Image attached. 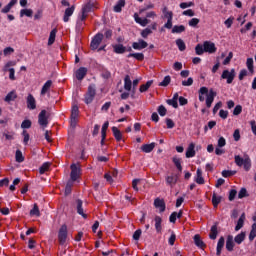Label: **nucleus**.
Segmentation results:
<instances>
[{"label":"nucleus","mask_w":256,"mask_h":256,"mask_svg":"<svg viewBox=\"0 0 256 256\" xmlns=\"http://www.w3.org/2000/svg\"><path fill=\"white\" fill-rule=\"evenodd\" d=\"M206 95V107L210 109L211 105H213V101H215V97H217V92H215L213 89L207 88V87H201L199 90V101L203 102L205 101Z\"/></svg>","instance_id":"f257e3e1"},{"label":"nucleus","mask_w":256,"mask_h":256,"mask_svg":"<svg viewBox=\"0 0 256 256\" xmlns=\"http://www.w3.org/2000/svg\"><path fill=\"white\" fill-rule=\"evenodd\" d=\"M234 161L238 167H244L246 171L251 169V158H249V155H244L243 158L239 155H235Z\"/></svg>","instance_id":"f03ea898"},{"label":"nucleus","mask_w":256,"mask_h":256,"mask_svg":"<svg viewBox=\"0 0 256 256\" xmlns=\"http://www.w3.org/2000/svg\"><path fill=\"white\" fill-rule=\"evenodd\" d=\"M95 95H97V90L95 89V84H92L88 87V91L85 95V104L89 105V103H93Z\"/></svg>","instance_id":"7ed1b4c3"},{"label":"nucleus","mask_w":256,"mask_h":256,"mask_svg":"<svg viewBox=\"0 0 256 256\" xmlns=\"http://www.w3.org/2000/svg\"><path fill=\"white\" fill-rule=\"evenodd\" d=\"M38 123L42 129L45 131V127L49 125V120L47 118V110H42L38 115Z\"/></svg>","instance_id":"20e7f679"},{"label":"nucleus","mask_w":256,"mask_h":256,"mask_svg":"<svg viewBox=\"0 0 256 256\" xmlns=\"http://www.w3.org/2000/svg\"><path fill=\"white\" fill-rule=\"evenodd\" d=\"M78 121H79V107L77 105H74L71 110V120H70L71 127L73 128L77 127Z\"/></svg>","instance_id":"39448f33"},{"label":"nucleus","mask_w":256,"mask_h":256,"mask_svg":"<svg viewBox=\"0 0 256 256\" xmlns=\"http://www.w3.org/2000/svg\"><path fill=\"white\" fill-rule=\"evenodd\" d=\"M67 235V226L63 224L58 231V241L60 245H64L65 243H67Z\"/></svg>","instance_id":"423d86ee"},{"label":"nucleus","mask_w":256,"mask_h":256,"mask_svg":"<svg viewBox=\"0 0 256 256\" xmlns=\"http://www.w3.org/2000/svg\"><path fill=\"white\" fill-rule=\"evenodd\" d=\"M93 7H95V3L91 1H89L82 7L81 21H85V19H87V14L93 11Z\"/></svg>","instance_id":"0eeeda50"},{"label":"nucleus","mask_w":256,"mask_h":256,"mask_svg":"<svg viewBox=\"0 0 256 256\" xmlns=\"http://www.w3.org/2000/svg\"><path fill=\"white\" fill-rule=\"evenodd\" d=\"M71 173H70V178L71 181H77L79 179V175H81V168L77 164H72L70 166Z\"/></svg>","instance_id":"6e6552de"},{"label":"nucleus","mask_w":256,"mask_h":256,"mask_svg":"<svg viewBox=\"0 0 256 256\" xmlns=\"http://www.w3.org/2000/svg\"><path fill=\"white\" fill-rule=\"evenodd\" d=\"M101 41H103V34L98 33L95 35V37L92 39L90 47L93 51L95 49H99V45H101Z\"/></svg>","instance_id":"1a4fd4ad"},{"label":"nucleus","mask_w":256,"mask_h":256,"mask_svg":"<svg viewBox=\"0 0 256 256\" xmlns=\"http://www.w3.org/2000/svg\"><path fill=\"white\" fill-rule=\"evenodd\" d=\"M221 78L227 79V83L230 85V83H233V79H235V69H231L230 72L229 70H224Z\"/></svg>","instance_id":"9d476101"},{"label":"nucleus","mask_w":256,"mask_h":256,"mask_svg":"<svg viewBox=\"0 0 256 256\" xmlns=\"http://www.w3.org/2000/svg\"><path fill=\"white\" fill-rule=\"evenodd\" d=\"M26 104H27V109H30V111H34V109H37V101L35 100V97L32 96V94H29L27 96Z\"/></svg>","instance_id":"9b49d317"},{"label":"nucleus","mask_w":256,"mask_h":256,"mask_svg":"<svg viewBox=\"0 0 256 256\" xmlns=\"http://www.w3.org/2000/svg\"><path fill=\"white\" fill-rule=\"evenodd\" d=\"M205 53H215L217 51V47H215V43L211 41H205L203 43Z\"/></svg>","instance_id":"f8f14e48"},{"label":"nucleus","mask_w":256,"mask_h":256,"mask_svg":"<svg viewBox=\"0 0 256 256\" xmlns=\"http://www.w3.org/2000/svg\"><path fill=\"white\" fill-rule=\"evenodd\" d=\"M148 46H149V44L147 42H145V40H143V39H140V40H138V42H134L132 44L133 49H136L138 51H141V49H146V47H148Z\"/></svg>","instance_id":"ddd939ff"},{"label":"nucleus","mask_w":256,"mask_h":256,"mask_svg":"<svg viewBox=\"0 0 256 256\" xmlns=\"http://www.w3.org/2000/svg\"><path fill=\"white\" fill-rule=\"evenodd\" d=\"M154 206L156 207V209L160 210V213H164V211H165V200L161 199V198H156L154 200Z\"/></svg>","instance_id":"4468645a"},{"label":"nucleus","mask_w":256,"mask_h":256,"mask_svg":"<svg viewBox=\"0 0 256 256\" xmlns=\"http://www.w3.org/2000/svg\"><path fill=\"white\" fill-rule=\"evenodd\" d=\"M134 19L136 21V23H139V25H141L142 27H147V25H149V23H151V20H149L148 18H140L138 13L134 14Z\"/></svg>","instance_id":"2eb2a0df"},{"label":"nucleus","mask_w":256,"mask_h":256,"mask_svg":"<svg viewBox=\"0 0 256 256\" xmlns=\"http://www.w3.org/2000/svg\"><path fill=\"white\" fill-rule=\"evenodd\" d=\"M75 13V5H72L71 7L67 8L64 12L63 21L64 23H68L69 17Z\"/></svg>","instance_id":"dca6fc26"},{"label":"nucleus","mask_w":256,"mask_h":256,"mask_svg":"<svg viewBox=\"0 0 256 256\" xmlns=\"http://www.w3.org/2000/svg\"><path fill=\"white\" fill-rule=\"evenodd\" d=\"M76 209H77V214L81 215L83 219H87V214L83 212V201L78 199L76 200Z\"/></svg>","instance_id":"f3484780"},{"label":"nucleus","mask_w":256,"mask_h":256,"mask_svg":"<svg viewBox=\"0 0 256 256\" xmlns=\"http://www.w3.org/2000/svg\"><path fill=\"white\" fill-rule=\"evenodd\" d=\"M86 75H87V68H85V67H80L76 71V79H78V81H83V79H85Z\"/></svg>","instance_id":"a211bd4d"},{"label":"nucleus","mask_w":256,"mask_h":256,"mask_svg":"<svg viewBox=\"0 0 256 256\" xmlns=\"http://www.w3.org/2000/svg\"><path fill=\"white\" fill-rule=\"evenodd\" d=\"M195 181L196 183H198V185L205 184V179L203 178V171L201 170V168L197 169Z\"/></svg>","instance_id":"6ab92c4d"},{"label":"nucleus","mask_w":256,"mask_h":256,"mask_svg":"<svg viewBox=\"0 0 256 256\" xmlns=\"http://www.w3.org/2000/svg\"><path fill=\"white\" fill-rule=\"evenodd\" d=\"M114 53L118 55H123L125 51H127V47L123 46V44H115L113 45Z\"/></svg>","instance_id":"aec40b11"},{"label":"nucleus","mask_w":256,"mask_h":256,"mask_svg":"<svg viewBox=\"0 0 256 256\" xmlns=\"http://www.w3.org/2000/svg\"><path fill=\"white\" fill-rule=\"evenodd\" d=\"M179 179V177L177 175H171V176H167L166 177V183L167 185H169L170 187H173V185L177 184V180Z\"/></svg>","instance_id":"412c9836"},{"label":"nucleus","mask_w":256,"mask_h":256,"mask_svg":"<svg viewBox=\"0 0 256 256\" xmlns=\"http://www.w3.org/2000/svg\"><path fill=\"white\" fill-rule=\"evenodd\" d=\"M133 86V82L131 81V76L126 75L124 78V89L125 91H131V87Z\"/></svg>","instance_id":"4be33fe9"},{"label":"nucleus","mask_w":256,"mask_h":256,"mask_svg":"<svg viewBox=\"0 0 256 256\" xmlns=\"http://www.w3.org/2000/svg\"><path fill=\"white\" fill-rule=\"evenodd\" d=\"M223 247H225V238L220 237L217 244V251H216L217 256H221V251H223Z\"/></svg>","instance_id":"5701e85b"},{"label":"nucleus","mask_w":256,"mask_h":256,"mask_svg":"<svg viewBox=\"0 0 256 256\" xmlns=\"http://www.w3.org/2000/svg\"><path fill=\"white\" fill-rule=\"evenodd\" d=\"M153 149H155V142H152L150 144H144L141 146V150L143 151V153H151Z\"/></svg>","instance_id":"b1692460"},{"label":"nucleus","mask_w":256,"mask_h":256,"mask_svg":"<svg viewBox=\"0 0 256 256\" xmlns=\"http://www.w3.org/2000/svg\"><path fill=\"white\" fill-rule=\"evenodd\" d=\"M154 221H155V229L157 233H161L163 229V227L161 226V223H163V219H161L160 216H155Z\"/></svg>","instance_id":"393cba45"},{"label":"nucleus","mask_w":256,"mask_h":256,"mask_svg":"<svg viewBox=\"0 0 256 256\" xmlns=\"http://www.w3.org/2000/svg\"><path fill=\"white\" fill-rule=\"evenodd\" d=\"M187 159L195 157V144L191 143L186 150Z\"/></svg>","instance_id":"a878e982"},{"label":"nucleus","mask_w":256,"mask_h":256,"mask_svg":"<svg viewBox=\"0 0 256 256\" xmlns=\"http://www.w3.org/2000/svg\"><path fill=\"white\" fill-rule=\"evenodd\" d=\"M17 5V0H11L2 10V13H9V11H11V9Z\"/></svg>","instance_id":"bb28decb"},{"label":"nucleus","mask_w":256,"mask_h":256,"mask_svg":"<svg viewBox=\"0 0 256 256\" xmlns=\"http://www.w3.org/2000/svg\"><path fill=\"white\" fill-rule=\"evenodd\" d=\"M112 133L116 139V141H121L123 139V134H121V130L117 127H112Z\"/></svg>","instance_id":"cd10ccee"},{"label":"nucleus","mask_w":256,"mask_h":256,"mask_svg":"<svg viewBox=\"0 0 256 256\" xmlns=\"http://www.w3.org/2000/svg\"><path fill=\"white\" fill-rule=\"evenodd\" d=\"M194 243L196 247H200V249H203V247H205V243L203 242V240H201V236L199 234H196L194 236Z\"/></svg>","instance_id":"c85d7f7f"},{"label":"nucleus","mask_w":256,"mask_h":256,"mask_svg":"<svg viewBox=\"0 0 256 256\" xmlns=\"http://www.w3.org/2000/svg\"><path fill=\"white\" fill-rule=\"evenodd\" d=\"M233 247H235V242H233V236H228L226 240L227 251H233Z\"/></svg>","instance_id":"c756f323"},{"label":"nucleus","mask_w":256,"mask_h":256,"mask_svg":"<svg viewBox=\"0 0 256 256\" xmlns=\"http://www.w3.org/2000/svg\"><path fill=\"white\" fill-rule=\"evenodd\" d=\"M15 99H17V93L15 91H11L6 95L4 101H6V103H11V101H15Z\"/></svg>","instance_id":"7c9ffc66"},{"label":"nucleus","mask_w":256,"mask_h":256,"mask_svg":"<svg viewBox=\"0 0 256 256\" xmlns=\"http://www.w3.org/2000/svg\"><path fill=\"white\" fill-rule=\"evenodd\" d=\"M243 225H245V213H242L240 218L238 219L237 225L235 226V231H239Z\"/></svg>","instance_id":"2f4dec72"},{"label":"nucleus","mask_w":256,"mask_h":256,"mask_svg":"<svg viewBox=\"0 0 256 256\" xmlns=\"http://www.w3.org/2000/svg\"><path fill=\"white\" fill-rule=\"evenodd\" d=\"M123 7H125V0H119L114 6L115 13H121Z\"/></svg>","instance_id":"473e14b6"},{"label":"nucleus","mask_w":256,"mask_h":256,"mask_svg":"<svg viewBox=\"0 0 256 256\" xmlns=\"http://www.w3.org/2000/svg\"><path fill=\"white\" fill-rule=\"evenodd\" d=\"M53 85V81L48 80L42 87L41 95H45L49 89H51V86Z\"/></svg>","instance_id":"72a5a7b5"},{"label":"nucleus","mask_w":256,"mask_h":256,"mask_svg":"<svg viewBox=\"0 0 256 256\" xmlns=\"http://www.w3.org/2000/svg\"><path fill=\"white\" fill-rule=\"evenodd\" d=\"M245 237H246L245 232H241L234 238V241L235 243H237V245H241V243L245 241Z\"/></svg>","instance_id":"f704fd0d"},{"label":"nucleus","mask_w":256,"mask_h":256,"mask_svg":"<svg viewBox=\"0 0 256 256\" xmlns=\"http://www.w3.org/2000/svg\"><path fill=\"white\" fill-rule=\"evenodd\" d=\"M57 35V28H54L51 32H50V36L48 39V45H53L55 43V37Z\"/></svg>","instance_id":"c9c22d12"},{"label":"nucleus","mask_w":256,"mask_h":256,"mask_svg":"<svg viewBox=\"0 0 256 256\" xmlns=\"http://www.w3.org/2000/svg\"><path fill=\"white\" fill-rule=\"evenodd\" d=\"M30 216L31 217H40L41 212L39 211V206L37 204H34L33 209L30 210Z\"/></svg>","instance_id":"e433bc0d"},{"label":"nucleus","mask_w":256,"mask_h":256,"mask_svg":"<svg viewBox=\"0 0 256 256\" xmlns=\"http://www.w3.org/2000/svg\"><path fill=\"white\" fill-rule=\"evenodd\" d=\"M218 231H217V224L213 225L210 230L209 237L210 239H217Z\"/></svg>","instance_id":"4c0bfd02"},{"label":"nucleus","mask_w":256,"mask_h":256,"mask_svg":"<svg viewBox=\"0 0 256 256\" xmlns=\"http://www.w3.org/2000/svg\"><path fill=\"white\" fill-rule=\"evenodd\" d=\"M151 85H153V80H149L146 82V84L141 85L139 89L140 93H145V91H148Z\"/></svg>","instance_id":"58836bf2"},{"label":"nucleus","mask_w":256,"mask_h":256,"mask_svg":"<svg viewBox=\"0 0 256 256\" xmlns=\"http://www.w3.org/2000/svg\"><path fill=\"white\" fill-rule=\"evenodd\" d=\"M51 167V163L46 162L39 168L40 175H43L44 173H47L49 171V168Z\"/></svg>","instance_id":"ea45409f"},{"label":"nucleus","mask_w":256,"mask_h":256,"mask_svg":"<svg viewBox=\"0 0 256 256\" xmlns=\"http://www.w3.org/2000/svg\"><path fill=\"white\" fill-rule=\"evenodd\" d=\"M33 17V10L32 9H22L20 11V17Z\"/></svg>","instance_id":"a19ab883"},{"label":"nucleus","mask_w":256,"mask_h":256,"mask_svg":"<svg viewBox=\"0 0 256 256\" xmlns=\"http://www.w3.org/2000/svg\"><path fill=\"white\" fill-rule=\"evenodd\" d=\"M172 161L178 171H183V166H181V158L173 157Z\"/></svg>","instance_id":"79ce46f5"},{"label":"nucleus","mask_w":256,"mask_h":256,"mask_svg":"<svg viewBox=\"0 0 256 256\" xmlns=\"http://www.w3.org/2000/svg\"><path fill=\"white\" fill-rule=\"evenodd\" d=\"M176 45H177L179 51H185V49L187 48V47L185 46V42H184L183 39H181V38H179V39L176 40Z\"/></svg>","instance_id":"37998d69"},{"label":"nucleus","mask_w":256,"mask_h":256,"mask_svg":"<svg viewBox=\"0 0 256 256\" xmlns=\"http://www.w3.org/2000/svg\"><path fill=\"white\" fill-rule=\"evenodd\" d=\"M129 57H134L137 61H143V59H145V55L143 53H131L128 55V58Z\"/></svg>","instance_id":"c03bdc74"},{"label":"nucleus","mask_w":256,"mask_h":256,"mask_svg":"<svg viewBox=\"0 0 256 256\" xmlns=\"http://www.w3.org/2000/svg\"><path fill=\"white\" fill-rule=\"evenodd\" d=\"M107 129H109V121H106L102 126L101 135L103 139H106L107 137Z\"/></svg>","instance_id":"a18cd8bd"},{"label":"nucleus","mask_w":256,"mask_h":256,"mask_svg":"<svg viewBox=\"0 0 256 256\" xmlns=\"http://www.w3.org/2000/svg\"><path fill=\"white\" fill-rule=\"evenodd\" d=\"M219 203H221V196H217V194L214 193L212 196V204L214 205V207H217Z\"/></svg>","instance_id":"49530a36"},{"label":"nucleus","mask_w":256,"mask_h":256,"mask_svg":"<svg viewBox=\"0 0 256 256\" xmlns=\"http://www.w3.org/2000/svg\"><path fill=\"white\" fill-rule=\"evenodd\" d=\"M171 83V76H165L163 81L159 83V87H167Z\"/></svg>","instance_id":"de8ad7c7"},{"label":"nucleus","mask_w":256,"mask_h":256,"mask_svg":"<svg viewBox=\"0 0 256 256\" xmlns=\"http://www.w3.org/2000/svg\"><path fill=\"white\" fill-rule=\"evenodd\" d=\"M15 157H16L17 163H23V161H25V158L23 157V153L21 152V150L16 151Z\"/></svg>","instance_id":"09e8293b"},{"label":"nucleus","mask_w":256,"mask_h":256,"mask_svg":"<svg viewBox=\"0 0 256 256\" xmlns=\"http://www.w3.org/2000/svg\"><path fill=\"white\" fill-rule=\"evenodd\" d=\"M255 237H256V223L252 224V229L249 234V240L253 241V239H255Z\"/></svg>","instance_id":"8fccbe9b"},{"label":"nucleus","mask_w":256,"mask_h":256,"mask_svg":"<svg viewBox=\"0 0 256 256\" xmlns=\"http://www.w3.org/2000/svg\"><path fill=\"white\" fill-rule=\"evenodd\" d=\"M184 31H185V26L183 25H180V26L175 25L172 28V33H183Z\"/></svg>","instance_id":"3c124183"},{"label":"nucleus","mask_w":256,"mask_h":256,"mask_svg":"<svg viewBox=\"0 0 256 256\" xmlns=\"http://www.w3.org/2000/svg\"><path fill=\"white\" fill-rule=\"evenodd\" d=\"M246 65L248 67L249 72L251 73V75H253L254 70H253V58H248L246 61Z\"/></svg>","instance_id":"603ef678"},{"label":"nucleus","mask_w":256,"mask_h":256,"mask_svg":"<svg viewBox=\"0 0 256 256\" xmlns=\"http://www.w3.org/2000/svg\"><path fill=\"white\" fill-rule=\"evenodd\" d=\"M151 33H153L151 28H146V29L142 30L141 37H143V39H147V37H149V35H151Z\"/></svg>","instance_id":"864d4df0"},{"label":"nucleus","mask_w":256,"mask_h":256,"mask_svg":"<svg viewBox=\"0 0 256 256\" xmlns=\"http://www.w3.org/2000/svg\"><path fill=\"white\" fill-rule=\"evenodd\" d=\"M15 65H17V62L15 61H8L5 65H4V68H3V71L4 72H7L9 69V67H15Z\"/></svg>","instance_id":"5fc2aeb1"},{"label":"nucleus","mask_w":256,"mask_h":256,"mask_svg":"<svg viewBox=\"0 0 256 256\" xmlns=\"http://www.w3.org/2000/svg\"><path fill=\"white\" fill-rule=\"evenodd\" d=\"M195 51H196V55H203V53L205 52V47H203V45L198 44L195 47Z\"/></svg>","instance_id":"6e6d98bb"},{"label":"nucleus","mask_w":256,"mask_h":256,"mask_svg":"<svg viewBox=\"0 0 256 256\" xmlns=\"http://www.w3.org/2000/svg\"><path fill=\"white\" fill-rule=\"evenodd\" d=\"M72 187H73V181H68L65 187V195H71Z\"/></svg>","instance_id":"4d7b16f0"},{"label":"nucleus","mask_w":256,"mask_h":256,"mask_svg":"<svg viewBox=\"0 0 256 256\" xmlns=\"http://www.w3.org/2000/svg\"><path fill=\"white\" fill-rule=\"evenodd\" d=\"M199 23H200V20L198 18H192L189 20L188 25L190 27H197V25H199Z\"/></svg>","instance_id":"13d9d810"},{"label":"nucleus","mask_w":256,"mask_h":256,"mask_svg":"<svg viewBox=\"0 0 256 256\" xmlns=\"http://www.w3.org/2000/svg\"><path fill=\"white\" fill-rule=\"evenodd\" d=\"M243 197H249V194H247L246 188H241V190L238 193V199H243Z\"/></svg>","instance_id":"bf43d9fd"},{"label":"nucleus","mask_w":256,"mask_h":256,"mask_svg":"<svg viewBox=\"0 0 256 256\" xmlns=\"http://www.w3.org/2000/svg\"><path fill=\"white\" fill-rule=\"evenodd\" d=\"M158 113L161 117H165L167 115V108H165L163 105L159 106Z\"/></svg>","instance_id":"052dcab7"},{"label":"nucleus","mask_w":256,"mask_h":256,"mask_svg":"<svg viewBox=\"0 0 256 256\" xmlns=\"http://www.w3.org/2000/svg\"><path fill=\"white\" fill-rule=\"evenodd\" d=\"M15 53V49H13L12 47H6L4 50H3V55H5V57L11 55Z\"/></svg>","instance_id":"680f3d73"},{"label":"nucleus","mask_w":256,"mask_h":256,"mask_svg":"<svg viewBox=\"0 0 256 256\" xmlns=\"http://www.w3.org/2000/svg\"><path fill=\"white\" fill-rule=\"evenodd\" d=\"M237 171H231V170H224L222 171V176L224 177H233Z\"/></svg>","instance_id":"e2e57ef3"},{"label":"nucleus","mask_w":256,"mask_h":256,"mask_svg":"<svg viewBox=\"0 0 256 256\" xmlns=\"http://www.w3.org/2000/svg\"><path fill=\"white\" fill-rule=\"evenodd\" d=\"M22 129H31V120H24L21 124Z\"/></svg>","instance_id":"0e129e2a"},{"label":"nucleus","mask_w":256,"mask_h":256,"mask_svg":"<svg viewBox=\"0 0 256 256\" xmlns=\"http://www.w3.org/2000/svg\"><path fill=\"white\" fill-rule=\"evenodd\" d=\"M232 59H233V52H229L228 56L223 61V65H229Z\"/></svg>","instance_id":"69168bd1"},{"label":"nucleus","mask_w":256,"mask_h":256,"mask_svg":"<svg viewBox=\"0 0 256 256\" xmlns=\"http://www.w3.org/2000/svg\"><path fill=\"white\" fill-rule=\"evenodd\" d=\"M22 135L24 137L23 143L27 145L29 143L30 136L27 133V130H23Z\"/></svg>","instance_id":"338daca9"},{"label":"nucleus","mask_w":256,"mask_h":256,"mask_svg":"<svg viewBox=\"0 0 256 256\" xmlns=\"http://www.w3.org/2000/svg\"><path fill=\"white\" fill-rule=\"evenodd\" d=\"M241 111H243V107L241 105H237L233 110V115H241Z\"/></svg>","instance_id":"774afa93"}]
</instances>
